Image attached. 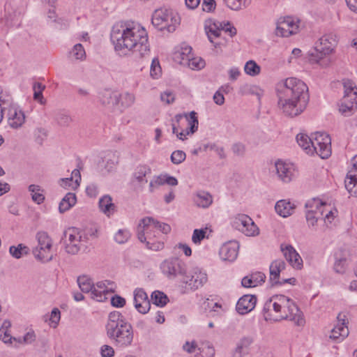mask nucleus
I'll list each match as a JSON object with an SVG mask.
<instances>
[{
	"label": "nucleus",
	"instance_id": "nucleus-61",
	"mask_svg": "<svg viewBox=\"0 0 357 357\" xmlns=\"http://www.w3.org/2000/svg\"><path fill=\"white\" fill-rule=\"evenodd\" d=\"M222 31L228 33L231 37L234 36L236 34V28L231 25L229 22L220 23Z\"/></svg>",
	"mask_w": 357,
	"mask_h": 357
},
{
	"label": "nucleus",
	"instance_id": "nucleus-45",
	"mask_svg": "<svg viewBox=\"0 0 357 357\" xmlns=\"http://www.w3.org/2000/svg\"><path fill=\"white\" fill-rule=\"evenodd\" d=\"M183 117L185 118L188 124V130H190V134L195 133L198 129V118L197 116V113L194 111L190 112L189 114H182Z\"/></svg>",
	"mask_w": 357,
	"mask_h": 357
},
{
	"label": "nucleus",
	"instance_id": "nucleus-48",
	"mask_svg": "<svg viewBox=\"0 0 357 357\" xmlns=\"http://www.w3.org/2000/svg\"><path fill=\"white\" fill-rule=\"evenodd\" d=\"M244 71L248 75L255 77L260 74L261 67L254 60H250L245 63Z\"/></svg>",
	"mask_w": 357,
	"mask_h": 357
},
{
	"label": "nucleus",
	"instance_id": "nucleus-46",
	"mask_svg": "<svg viewBox=\"0 0 357 357\" xmlns=\"http://www.w3.org/2000/svg\"><path fill=\"white\" fill-rule=\"evenodd\" d=\"M29 191L31 192V198L33 202L37 204L42 203L45 199L43 190L38 185H30Z\"/></svg>",
	"mask_w": 357,
	"mask_h": 357
},
{
	"label": "nucleus",
	"instance_id": "nucleus-40",
	"mask_svg": "<svg viewBox=\"0 0 357 357\" xmlns=\"http://www.w3.org/2000/svg\"><path fill=\"white\" fill-rule=\"evenodd\" d=\"M10 321L9 320H4L0 328V340L7 344H10L14 341V337L10 334Z\"/></svg>",
	"mask_w": 357,
	"mask_h": 357
},
{
	"label": "nucleus",
	"instance_id": "nucleus-18",
	"mask_svg": "<svg viewBox=\"0 0 357 357\" xmlns=\"http://www.w3.org/2000/svg\"><path fill=\"white\" fill-rule=\"evenodd\" d=\"M318 213L322 217L326 227H330L338 215V211L334 205L322 201L319 206Z\"/></svg>",
	"mask_w": 357,
	"mask_h": 357
},
{
	"label": "nucleus",
	"instance_id": "nucleus-51",
	"mask_svg": "<svg viewBox=\"0 0 357 357\" xmlns=\"http://www.w3.org/2000/svg\"><path fill=\"white\" fill-rule=\"evenodd\" d=\"M117 93H113L110 91H105L100 94V100L102 105H117L115 102V98L117 96Z\"/></svg>",
	"mask_w": 357,
	"mask_h": 357
},
{
	"label": "nucleus",
	"instance_id": "nucleus-50",
	"mask_svg": "<svg viewBox=\"0 0 357 357\" xmlns=\"http://www.w3.org/2000/svg\"><path fill=\"white\" fill-rule=\"evenodd\" d=\"M70 55L75 60L84 61L86 59V52L80 43L75 45L70 52Z\"/></svg>",
	"mask_w": 357,
	"mask_h": 357
},
{
	"label": "nucleus",
	"instance_id": "nucleus-54",
	"mask_svg": "<svg viewBox=\"0 0 357 357\" xmlns=\"http://www.w3.org/2000/svg\"><path fill=\"white\" fill-rule=\"evenodd\" d=\"M207 228L195 229L192 236V241L196 245L200 244L201 241L206 237Z\"/></svg>",
	"mask_w": 357,
	"mask_h": 357
},
{
	"label": "nucleus",
	"instance_id": "nucleus-36",
	"mask_svg": "<svg viewBox=\"0 0 357 357\" xmlns=\"http://www.w3.org/2000/svg\"><path fill=\"white\" fill-rule=\"evenodd\" d=\"M128 322L123 318L121 314L117 311L111 312L109 315V321L107 325V332L120 327Z\"/></svg>",
	"mask_w": 357,
	"mask_h": 357
},
{
	"label": "nucleus",
	"instance_id": "nucleus-59",
	"mask_svg": "<svg viewBox=\"0 0 357 357\" xmlns=\"http://www.w3.org/2000/svg\"><path fill=\"white\" fill-rule=\"evenodd\" d=\"M162 74L161 67L158 59H153L151 68L150 75L153 79H158Z\"/></svg>",
	"mask_w": 357,
	"mask_h": 357
},
{
	"label": "nucleus",
	"instance_id": "nucleus-27",
	"mask_svg": "<svg viewBox=\"0 0 357 357\" xmlns=\"http://www.w3.org/2000/svg\"><path fill=\"white\" fill-rule=\"evenodd\" d=\"M192 202L196 206L206 208L212 204L213 197L209 192L201 190L192 195Z\"/></svg>",
	"mask_w": 357,
	"mask_h": 357
},
{
	"label": "nucleus",
	"instance_id": "nucleus-7",
	"mask_svg": "<svg viewBox=\"0 0 357 357\" xmlns=\"http://www.w3.org/2000/svg\"><path fill=\"white\" fill-rule=\"evenodd\" d=\"M344 96L340 100L339 112L345 116H349L357 110V86L350 79L343 80Z\"/></svg>",
	"mask_w": 357,
	"mask_h": 357
},
{
	"label": "nucleus",
	"instance_id": "nucleus-1",
	"mask_svg": "<svg viewBox=\"0 0 357 357\" xmlns=\"http://www.w3.org/2000/svg\"><path fill=\"white\" fill-rule=\"evenodd\" d=\"M110 39L115 52L120 56L132 54L143 59L150 54L148 32L137 22L127 20L115 23L112 27Z\"/></svg>",
	"mask_w": 357,
	"mask_h": 357
},
{
	"label": "nucleus",
	"instance_id": "nucleus-17",
	"mask_svg": "<svg viewBox=\"0 0 357 357\" xmlns=\"http://www.w3.org/2000/svg\"><path fill=\"white\" fill-rule=\"evenodd\" d=\"M275 167L278 177L282 182L289 183L294 177L295 169L293 164L278 160L275 163Z\"/></svg>",
	"mask_w": 357,
	"mask_h": 357
},
{
	"label": "nucleus",
	"instance_id": "nucleus-29",
	"mask_svg": "<svg viewBox=\"0 0 357 357\" xmlns=\"http://www.w3.org/2000/svg\"><path fill=\"white\" fill-rule=\"evenodd\" d=\"M295 208L296 205L287 199L278 201L275 206L276 213L283 218H287L292 215Z\"/></svg>",
	"mask_w": 357,
	"mask_h": 357
},
{
	"label": "nucleus",
	"instance_id": "nucleus-63",
	"mask_svg": "<svg viewBox=\"0 0 357 357\" xmlns=\"http://www.w3.org/2000/svg\"><path fill=\"white\" fill-rule=\"evenodd\" d=\"M160 99L163 102L170 104L174 101L175 96L171 91H166L161 93Z\"/></svg>",
	"mask_w": 357,
	"mask_h": 357
},
{
	"label": "nucleus",
	"instance_id": "nucleus-34",
	"mask_svg": "<svg viewBox=\"0 0 357 357\" xmlns=\"http://www.w3.org/2000/svg\"><path fill=\"white\" fill-rule=\"evenodd\" d=\"M345 188L352 196L357 197V171L349 170L347 174Z\"/></svg>",
	"mask_w": 357,
	"mask_h": 357
},
{
	"label": "nucleus",
	"instance_id": "nucleus-19",
	"mask_svg": "<svg viewBox=\"0 0 357 357\" xmlns=\"http://www.w3.org/2000/svg\"><path fill=\"white\" fill-rule=\"evenodd\" d=\"M133 303L135 309L141 314H146L151 307L150 301L143 289H136L133 292Z\"/></svg>",
	"mask_w": 357,
	"mask_h": 357
},
{
	"label": "nucleus",
	"instance_id": "nucleus-58",
	"mask_svg": "<svg viewBox=\"0 0 357 357\" xmlns=\"http://www.w3.org/2000/svg\"><path fill=\"white\" fill-rule=\"evenodd\" d=\"M61 319V312L58 308H54L50 314L49 319V325L50 327L55 328L58 326V324Z\"/></svg>",
	"mask_w": 357,
	"mask_h": 357
},
{
	"label": "nucleus",
	"instance_id": "nucleus-35",
	"mask_svg": "<svg viewBox=\"0 0 357 357\" xmlns=\"http://www.w3.org/2000/svg\"><path fill=\"white\" fill-rule=\"evenodd\" d=\"M90 294L91 298L98 302H102L107 298V287L102 282L96 283L94 288L90 291Z\"/></svg>",
	"mask_w": 357,
	"mask_h": 357
},
{
	"label": "nucleus",
	"instance_id": "nucleus-44",
	"mask_svg": "<svg viewBox=\"0 0 357 357\" xmlns=\"http://www.w3.org/2000/svg\"><path fill=\"white\" fill-rule=\"evenodd\" d=\"M77 283L82 291L84 293H90L95 286L92 280L87 275L78 277Z\"/></svg>",
	"mask_w": 357,
	"mask_h": 357
},
{
	"label": "nucleus",
	"instance_id": "nucleus-31",
	"mask_svg": "<svg viewBox=\"0 0 357 357\" xmlns=\"http://www.w3.org/2000/svg\"><path fill=\"white\" fill-rule=\"evenodd\" d=\"M114 98L115 102L117 103V105H120V106L123 109H128L132 107L135 104L136 100L135 93L129 91H125L121 93H118L117 96Z\"/></svg>",
	"mask_w": 357,
	"mask_h": 357
},
{
	"label": "nucleus",
	"instance_id": "nucleus-9",
	"mask_svg": "<svg viewBox=\"0 0 357 357\" xmlns=\"http://www.w3.org/2000/svg\"><path fill=\"white\" fill-rule=\"evenodd\" d=\"M160 270L165 277L174 280L178 276L183 278L187 273V264L180 258L172 257L160 263Z\"/></svg>",
	"mask_w": 357,
	"mask_h": 357
},
{
	"label": "nucleus",
	"instance_id": "nucleus-16",
	"mask_svg": "<svg viewBox=\"0 0 357 357\" xmlns=\"http://www.w3.org/2000/svg\"><path fill=\"white\" fill-rule=\"evenodd\" d=\"M321 200L319 199H312L305 204V218L309 228L317 230V222L321 215L319 211Z\"/></svg>",
	"mask_w": 357,
	"mask_h": 357
},
{
	"label": "nucleus",
	"instance_id": "nucleus-53",
	"mask_svg": "<svg viewBox=\"0 0 357 357\" xmlns=\"http://www.w3.org/2000/svg\"><path fill=\"white\" fill-rule=\"evenodd\" d=\"M130 237V233L126 229H121L117 231L114 235V240L119 244L124 243L128 241Z\"/></svg>",
	"mask_w": 357,
	"mask_h": 357
},
{
	"label": "nucleus",
	"instance_id": "nucleus-25",
	"mask_svg": "<svg viewBox=\"0 0 357 357\" xmlns=\"http://www.w3.org/2000/svg\"><path fill=\"white\" fill-rule=\"evenodd\" d=\"M257 303V297L254 295H244L239 298L236 309L240 314H245L251 312Z\"/></svg>",
	"mask_w": 357,
	"mask_h": 357
},
{
	"label": "nucleus",
	"instance_id": "nucleus-56",
	"mask_svg": "<svg viewBox=\"0 0 357 357\" xmlns=\"http://www.w3.org/2000/svg\"><path fill=\"white\" fill-rule=\"evenodd\" d=\"M227 6L231 10H238L247 6L248 0H224Z\"/></svg>",
	"mask_w": 357,
	"mask_h": 357
},
{
	"label": "nucleus",
	"instance_id": "nucleus-33",
	"mask_svg": "<svg viewBox=\"0 0 357 357\" xmlns=\"http://www.w3.org/2000/svg\"><path fill=\"white\" fill-rule=\"evenodd\" d=\"M252 342V338L244 337L241 338L236 344V347L233 352V357H244L248 353L249 347Z\"/></svg>",
	"mask_w": 357,
	"mask_h": 357
},
{
	"label": "nucleus",
	"instance_id": "nucleus-21",
	"mask_svg": "<svg viewBox=\"0 0 357 357\" xmlns=\"http://www.w3.org/2000/svg\"><path fill=\"white\" fill-rule=\"evenodd\" d=\"M239 245L236 241H231L224 243L220 249V256L224 261H234L238 253Z\"/></svg>",
	"mask_w": 357,
	"mask_h": 357
},
{
	"label": "nucleus",
	"instance_id": "nucleus-11",
	"mask_svg": "<svg viewBox=\"0 0 357 357\" xmlns=\"http://www.w3.org/2000/svg\"><path fill=\"white\" fill-rule=\"evenodd\" d=\"M331 140L329 135L325 132H316L313 136L312 148L310 155L316 153L321 158H328L331 155Z\"/></svg>",
	"mask_w": 357,
	"mask_h": 357
},
{
	"label": "nucleus",
	"instance_id": "nucleus-24",
	"mask_svg": "<svg viewBox=\"0 0 357 357\" xmlns=\"http://www.w3.org/2000/svg\"><path fill=\"white\" fill-rule=\"evenodd\" d=\"M8 116V123L13 129L21 128L25 122L24 113L16 107H10Z\"/></svg>",
	"mask_w": 357,
	"mask_h": 357
},
{
	"label": "nucleus",
	"instance_id": "nucleus-30",
	"mask_svg": "<svg viewBox=\"0 0 357 357\" xmlns=\"http://www.w3.org/2000/svg\"><path fill=\"white\" fill-rule=\"evenodd\" d=\"M206 32L210 42L215 47L222 44L220 38L222 30L220 26H218L215 23L211 24L206 28Z\"/></svg>",
	"mask_w": 357,
	"mask_h": 357
},
{
	"label": "nucleus",
	"instance_id": "nucleus-60",
	"mask_svg": "<svg viewBox=\"0 0 357 357\" xmlns=\"http://www.w3.org/2000/svg\"><path fill=\"white\" fill-rule=\"evenodd\" d=\"M347 260L345 258L336 259L334 264L333 269L338 274H344L347 270Z\"/></svg>",
	"mask_w": 357,
	"mask_h": 357
},
{
	"label": "nucleus",
	"instance_id": "nucleus-43",
	"mask_svg": "<svg viewBox=\"0 0 357 357\" xmlns=\"http://www.w3.org/2000/svg\"><path fill=\"white\" fill-rule=\"evenodd\" d=\"M296 141L298 145L305 151L307 154H310V149L312 148L313 137H310L304 133H299L296 135Z\"/></svg>",
	"mask_w": 357,
	"mask_h": 357
},
{
	"label": "nucleus",
	"instance_id": "nucleus-28",
	"mask_svg": "<svg viewBox=\"0 0 357 357\" xmlns=\"http://www.w3.org/2000/svg\"><path fill=\"white\" fill-rule=\"evenodd\" d=\"M80 181V172L79 169H75L72 172L70 178L60 179L59 184L66 189L75 190L79 186Z\"/></svg>",
	"mask_w": 357,
	"mask_h": 357
},
{
	"label": "nucleus",
	"instance_id": "nucleus-4",
	"mask_svg": "<svg viewBox=\"0 0 357 357\" xmlns=\"http://www.w3.org/2000/svg\"><path fill=\"white\" fill-rule=\"evenodd\" d=\"M171 231L165 223H160L151 217L140 220L137 226V238L145 244L146 248L153 251L162 250L165 247V236Z\"/></svg>",
	"mask_w": 357,
	"mask_h": 357
},
{
	"label": "nucleus",
	"instance_id": "nucleus-41",
	"mask_svg": "<svg viewBox=\"0 0 357 357\" xmlns=\"http://www.w3.org/2000/svg\"><path fill=\"white\" fill-rule=\"evenodd\" d=\"M55 121L58 126L68 128L72 123L73 119L67 112L60 111L55 116Z\"/></svg>",
	"mask_w": 357,
	"mask_h": 357
},
{
	"label": "nucleus",
	"instance_id": "nucleus-2",
	"mask_svg": "<svg viewBox=\"0 0 357 357\" xmlns=\"http://www.w3.org/2000/svg\"><path fill=\"white\" fill-rule=\"evenodd\" d=\"M278 107L282 114L296 117L302 114L309 102L307 84L296 77H288L276 84Z\"/></svg>",
	"mask_w": 357,
	"mask_h": 357
},
{
	"label": "nucleus",
	"instance_id": "nucleus-55",
	"mask_svg": "<svg viewBox=\"0 0 357 357\" xmlns=\"http://www.w3.org/2000/svg\"><path fill=\"white\" fill-rule=\"evenodd\" d=\"M36 336L33 331H28L22 338H13L18 344H31L36 340Z\"/></svg>",
	"mask_w": 357,
	"mask_h": 357
},
{
	"label": "nucleus",
	"instance_id": "nucleus-49",
	"mask_svg": "<svg viewBox=\"0 0 357 357\" xmlns=\"http://www.w3.org/2000/svg\"><path fill=\"white\" fill-rule=\"evenodd\" d=\"M151 300L153 304L160 307L165 306L169 301L167 296L163 292L159 291H155L152 293Z\"/></svg>",
	"mask_w": 357,
	"mask_h": 357
},
{
	"label": "nucleus",
	"instance_id": "nucleus-47",
	"mask_svg": "<svg viewBox=\"0 0 357 357\" xmlns=\"http://www.w3.org/2000/svg\"><path fill=\"white\" fill-rule=\"evenodd\" d=\"M29 252V248L23 244H19L17 246L12 245L9 248L10 254L15 259H20L26 255Z\"/></svg>",
	"mask_w": 357,
	"mask_h": 357
},
{
	"label": "nucleus",
	"instance_id": "nucleus-15",
	"mask_svg": "<svg viewBox=\"0 0 357 357\" xmlns=\"http://www.w3.org/2000/svg\"><path fill=\"white\" fill-rule=\"evenodd\" d=\"M207 275L198 268L191 271L187 270V273L183 275L182 281L191 289H197L207 282Z\"/></svg>",
	"mask_w": 357,
	"mask_h": 357
},
{
	"label": "nucleus",
	"instance_id": "nucleus-12",
	"mask_svg": "<svg viewBox=\"0 0 357 357\" xmlns=\"http://www.w3.org/2000/svg\"><path fill=\"white\" fill-rule=\"evenodd\" d=\"M109 338L114 340L119 347H127L131 344L133 339V332L131 325L127 323L120 327L107 332Z\"/></svg>",
	"mask_w": 357,
	"mask_h": 357
},
{
	"label": "nucleus",
	"instance_id": "nucleus-13",
	"mask_svg": "<svg viewBox=\"0 0 357 357\" xmlns=\"http://www.w3.org/2000/svg\"><path fill=\"white\" fill-rule=\"evenodd\" d=\"M234 227L248 236H255L259 234V229L248 215L238 214L232 221Z\"/></svg>",
	"mask_w": 357,
	"mask_h": 357
},
{
	"label": "nucleus",
	"instance_id": "nucleus-52",
	"mask_svg": "<svg viewBox=\"0 0 357 357\" xmlns=\"http://www.w3.org/2000/svg\"><path fill=\"white\" fill-rule=\"evenodd\" d=\"M185 66L192 70H200L205 66V61L200 57H193L192 54V56L188 60Z\"/></svg>",
	"mask_w": 357,
	"mask_h": 357
},
{
	"label": "nucleus",
	"instance_id": "nucleus-57",
	"mask_svg": "<svg viewBox=\"0 0 357 357\" xmlns=\"http://www.w3.org/2000/svg\"><path fill=\"white\" fill-rule=\"evenodd\" d=\"M186 158V154L184 151L176 150L172 152L170 159L173 164L179 165L182 163Z\"/></svg>",
	"mask_w": 357,
	"mask_h": 357
},
{
	"label": "nucleus",
	"instance_id": "nucleus-8",
	"mask_svg": "<svg viewBox=\"0 0 357 357\" xmlns=\"http://www.w3.org/2000/svg\"><path fill=\"white\" fill-rule=\"evenodd\" d=\"M37 245L33 248L32 253L36 260L47 263L53 259V241L45 231H38L36 235Z\"/></svg>",
	"mask_w": 357,
	"mask_h": 357
},
{
	"label": "nucleus",
	"instance_id": "nucleus-37",
	"mask_svg": "<svg viewBox=\"0 0 357 357\" xmlns=\"http://www.w3.org/2000/svg\"><path fill=\"white\" fill-rule=\"evenodd\" d=\"M151 174V169L148 165H139L135 170L133 178L135 181L142 184L147 183L146 176Z\"/></svg>",
	"mask_w": 357,
	"mask_h": 357
},
{
	"label": "nucleus",
	"instance_id": "nucleus-22",
	"mask_svg": "<svg viewBox=\"0 0 357 357\" xmlns=\"http://www.w3.org/2000/svg\"><path fill=\"white\" fill-rule=\"evenodd\" d=\"M285 262L282 259H276L270 265V280L274 284H282L285 282L292 283L296 281L295 278H291L284 280L283 282L279 281L280 273L285 269Z\"/></svg>",
	"mask_w": 357,
	"mask_h": 357
},
{
	"label": "nucleus",
	"instance_id": "nucleus-14",
	"mask_svg": "<svg viewBox=\"0 0 357 357\" xmlns=\"http://www.w3.org/2000/svg\"><path fill=\"white\" fill-rule=\"evenodd\" d=\"M299 20L290 16L281 17L277 21L275 34L281 37H289L298 33Z\"/></svg>",
	"mask_w": 357,
	"mask_h": 357
},
{
	"label": "nucleus",
	"instance_id": "nucleus-26",
	"mask_svg": "<svg viewBox=\"0 0 357 357\" xmlns=\"http://www.w3.org/2000/svg\"><path fill=\"white\" fill-rule=\"evenodd\" d=\"M283 255L290 265L298 270L303 267V259L299 254L291 245H287L284 248H282Z\"/></svg>",
	"mask_w": 357,
	"mask_h": 357
},
{
	"label": "nucleus",
	"instance_id": "nucleus-64",
	"mask_svg": "<svg viewBox=\"0 0 357 357\" xmlns=\"http://www.w3.org/2000/svg\"><path fill=\"white\" fill-rule=\"evenodd\" d=\"M102 357H112L114 355V349L109 345H103L100 349Z\"/></svg>",
	"mask_w": 357,
	"mask_h": 357
},
{
	"label": "nucleus",
	"instance_id": "nucleus-20",
	"mask_svg": "<svg viewBox=\"0 0 357 357\" xmlns=\"http://www.w3.org/2000/svg\"><path fill=\"white\" fill-rule=\"evenodd\" d=\"M178 183L176 177L170 176L167 174H160L155 176L151 180L149 185V190L150 192H153L159 187L163 185H168L170 186H176Z\"/></svg>",
	"mask_w": 357,
	"mask_h": 357
},
{
	"label": "nucleus",
	"instance_id": "nucleus-5",
	"mask_svg": "<svg viewBox=\"0 0 357 357\" xmlns=\"http://www.w3.org/2000/svg\"><path fill=\"white\" fill-rule=\"evenodd\" d=\"M151 22L159 31L172 33L180 24L181 17L177 12L172 9L159 8L153 12Z\"/></svg>",
	"mask_w": 357,
	"mask_h": 357
},
{
	"label": "nucleus",
	"instance_id": "nucleus-23",
	"mask_svg": "<svg viewBox=\"0 0 357 357\" xmlns=\"http://www.w3.org/2000/svg\"><path fill=\"white\" fill-rule=\"evenodd\" d=\"M192 54V47L185 43H182L175 47L172 57L175 62L184 66L186 65Z\"/></svg>",
	"mask_w": 357,
	"mask_h": 357
},
{
	"label": "nucleus",
	"instance_id": "nucleus-42",
	"mask_svg": "<svg viewBox=\"0 0 357 357\" xmlns=\"http://www.w3.org/2000/svg\"><path fill=\"white\" fill-rule=\"evenodd\" d=\"M183 119V116L181 114H176L175 116L174 120L172 122V132L174 134H176L177 137L179 139L184 140L186 138V136L190 134V130L188 129L186 130H182L181 132L178 131L179 127V122L181 120Z\"/></svg>",
	"mask_w": 357,
	"mask_h": 357
},
{
	"label": "nucleus",
	"instance_id": "nucleus-38",
	"mask_svg": "<svg viewBox=\"0 0 357 357\" xmlns=\"http://www.w3.org/2000/svg\"><path fill=\"white\" fill-rule=\"evenodd\" d=\"M337 322L333 329H337L340 332L339 335L342 337H347L349 335V329L347 327L348 319L345 313L340 312L337 317Z\"/></svg>",
	"mask_w": 357,
	"mask_h": 357
},
{
	"label": "nucleus",
	"instance_id": "nucleus-32",
	"mask_svg": "<svg viewBox=\"0 0 357 357\" xmlns=\"http://www.w3.org/2000/svg\"><path fill=\"white\" fill-rule=\"evenodd\" d=\"M99 208L102 213L109 217L116 211V206L112 202V198L108 195H105L100 198Z\"/></svg>",
	"mask_w": 357,
	"mask_h": 357
},
{
	"label": "nucleus",
	"instance_id": "nucleus-62",
	"mask_svg": "<svg viewBox=\"0 0 357 357\" xmlns=\"http://www.w3.org/2000/svg\"><path fill=\"white\" fill-rule=\"evenodd\" d=\"M126 303V299L119 295H114L111 298V304L115 307H123Z\"/></svg>",
	"mask_w": 357,
	"mask_h": 357
},
{
	"label": "nucleus",
	"instance_id": "nucleus-10",
	"mask_svg": "<svg viewBox=\"0 0 357 357\" xmlns=\"http://www.w3.org/2000/svg\"><path fill=\"white\" fill-rule=\"evenodd\" d=\"M66 251L75 255L86 247L87 237L83 231L76 228H69L66 231Z\"/></svg>",
	"mask_w": 357,
	"mask_h": 357
},
{
	"label": "nucleus",
	"instance_id": "nucleus-3",
	"mask_svg": "<svg viewBox=\"0 0 357 357\" xmlns=\"http://www.w3.org/2000/svg\"><path fill=\"white\" fill-rule=\"evenodd\" d=\"M263 312L266 320L289 319L298 326H303L305 324L302 312L292 299L284 295L273 296L265 303Z\"/></svg>",
	"mask_w": 357,
	"mask_h": 357
},
{
	"label": "nucleus",
	"instance_id": "nucleus-39",
	"mask_svg": "<svg viewBox=\"0 0 357 357\" xmlns=\"http://www.w3.org/2000/svg\"><path fill=\"white\" fill-rule=\"evenodd\" d=\"M77 202L75 193L68 192L59 203V210L60 213H64L73 207Z\"/></svg>",
	"mask_w": 357,
	"mask_h": 357
},
{
	"label": "nucleus",
	"instance_id": "nucleus-6",
	"mask_svg": "<svg viewBox=\"0 0 357 357\" xmlns=\"http://www.w3.org/2000/svg\"><path fill=\"white\" fill-rule=\"evenodd\" d=\"M337 45V36L334 33L323 35L314 45L313 52L310 54V60L316 63L334 53Z\"/></svg>",
	"mask_w": 357,
	"mask_h": 357
}]
</instances>
